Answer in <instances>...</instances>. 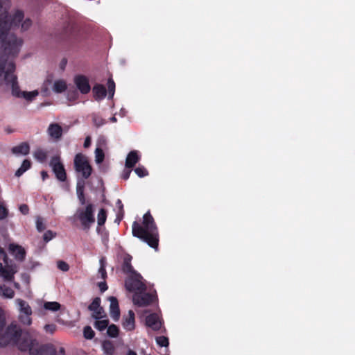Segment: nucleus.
Here are the masks:
<instances>
[{
    "instance_id": "obj_1",
    "label": "nucleus",
    "mask_w": 355,
    "mask_h": 355,
    "mask_svg": "<svg viewBox=\"0 0 355 355\" xmlns=\"http://www.w3.org/2000/svg\"><path fill=\"white\" fill-rule=\"evenodd\" d=\"M10 6V0H0V47L4 55H16L20 51L23 40L12 31L17 28L25 31L31 26L32 21L29 18H24L20 10L8 15Z\"/></svg>"
},
{
    "instance_id": "obj_2",
    "label": "nucleus",
    "mask_w": 355,
    "mask_h": 355,
    "mask_svg": "<svg viewBox=\"0 0 355 355\" xmlns=\"http://www.w3.org/2000/svg\"><path fill=\"white\" fill-rule=\"evenodd\" d=\"M5 316L0 309V345L15 343L21 351H29L30 355H46V347L39 345L36 338L28 331H22L20 327L12 322L3 333Z\"/></svg>"
},
{
    "instance_id": "obj_3",
    "label": "nucleus",
    "mask_w": 355,
    "mask_h": 355,
    "mask_svg": "<svg viewBox=\"0 0 355 355\" xmlns=\"http://www.w3.org/2000/svg\"><path fill=\"white\" fill-rule=\"evenodd\" d=\"M15 65L12 60H3L0 58V85L10 86L13 96L18 98H24L28 101H32L35 98L39 92H21L17 84V77L15 75Z\"/></svg>"
},
{
    "instance_id": "obj_4",
    "label": "nucleus",
    "mask_w": 355,
    "mask_h": 355,
    "mask_svg": "<svg viewBox=\"0 0 355 355\" xmlns=\"http://www.w3.org/2000/svg\"><path fill=\"white\" fill-rule=\"evenodd\" d=\"M132 234L147 243L151 248H157L159 242L158 231L154 219L149 212L144 215L142 226L136 221L133 223Z\"/></svg>"
},
{
    "instance_id": "obj_5",
    "label": "nucleus",
    "mask_w": 355,
    "mask_h": 355,
    "mask_svg": "<svg viewBox=\"0 0 355 355\" xmlns=\"http://www.w3.org/2000/svg\"><path fill=\"white\" fill-rule=\"evenodd\" d=\"M1 237L3 239V242L0 243V277L5 281L12 282L14 279V275L18 271V267L15 262L8 259L2 245H6L7 243V236L6 234H1Z\"/></svg>"
},
{
    "instance_id": "obj_6",
    "label": "nucleus",
    "mask_w": 355,
    "mask_h": 355,
    "mask_svg": "<svg viewBox=\"0 0 355 355\" xmlns=\"http://www.w3.org/2000/svg\"><path fill=\"white\" fill-rule=\"evenodd\" d=\"M75 216L80 221L84 230H89L95 222L93 205L88 204L85 208L78 209Z\"/></svg>"
},
{
    "instance_id": "obj_7",
    "label": "nucleus",
    "mask_w": 355,
    "mask_h": 355,
    "mask_svg": "<svg viewBox=\"0 0 355 355\" xmlns=\"http://www.w3.org/2000/svg\"><path fill=\"white\" fill-rule=\"evenodd\" d=\"M74 167L76 173L85 179L88 178L92 173V167L87 157L81 153H78L75 156Z\"/></svg>"
},
{
    "instance_id": "obj_8",
    "label": "nucleus",
    "mask_w": 355,
    "mask_h": 355,
    "mask_svg": "<svg viewBox=\"0 0 355 355\" xmlns=\"http://www.w3.org/2000/svg\"><path fill=\"white\" fill-rule=\"evenodd\" d=\"M125 285L127 290L134 292L135 293L143 292L146 289L142 277L136 272H134V273L130 275L125 280Z\"/></svg>"
},
{
    "instance_id": "obj_9",
    "label": "nucleus",
    "mask_w": 355,
    "mask_h": 355,
    "mask_svg": "<svg viewBox=\"0 0 355 355\" xmlns=\"http://www.w3.org/2000/svg\"><path fill=\"white\" fill-rule=\"evenodd\" d=\"M15 302L19 306V319L20 322L24 324L31 325L32 323V320L31 318L32 310L31 306L26 302L21 299H17Z\"/></svg>"
},
{
    "instance_id": "obj_10",
    "label": "nucleus",
    "mask_w": 355,
    "mask_h": 355,
    "mask_svg": "<svg viewBox=\"0 0 355 355\" xmlns=\"http://www.w3.org/2000/svg\"><path fill=\"white\" fill-rule=\"evenodd\" d=\"M156 298L155 294L140 292L134 294L132 300L139 306H146L155 301Z\"/></svg>"
},
{
    "instance_id": "obj_11",
    "label": "nucleus",
    "mask_w": 355,
    "mask_h": 355,
    "mask_svg": "<svg viewBox=\"0 0 355 355\" xmlns=\"http://www.w3.org/2000/svg\"><path fill=\"white\" fill-rule=\"evenodd\" d=\"M50 166L52 167L53 171L54 172L56 178L61 182L65 181L67 178L66 172L58 156L52 157Z\"/></svg>"
},
{
    "instance_id": "obj_12",
    "label": "nucleus",
    "mask_w": 355,
    "mask_h": 355,
    "mask_svg": "<svg viewBox=\"0 0 355 355\" xmlns=\"http://www.w3.org/2000/svg\"><path fill=\"white\" fill-rule=\"evenodd\" d=\"M89 309L92 312V317L96 320L106 318L105 311L101 306V299L99 297L94 299L89 306Z\"/></svg>"
},
{
    "instance_id": "obj_13",
    "label": "nucleus",
    "mask_w": 355,
    "mask_h": 355,
    "mask_svg": "<svg viewBox=\"0 0 355 355\" xmlns=\"http://www.w3.org/2000/svg\"><path fill=\"white\" fill-rule=\"evenodd\" d=\"M74 83L82 94H87L91 89L88 78L83 75H77L74 77Z\"/></svg>"
},
{
    "instance_id": "obj_14",
    "label": "nucleus",
    "mask_w": 355,
    "mask_h": 355,
    "mask_svg": "<svg viewBox=\"0 0 355 355\" xmlns=\"http://www.w3.org/2000/svg\"><path fill=\"white\" fill-rule=\"evenodd\" d=\"M8 250L17 261H23L25 259L26 252L21 245L10 243L8 246Z\"/></svg>"
},
{
    "instance_id": "obj_15",
    "label": "nucleus",
    "mask_w": 355,
    "mask_h": 355,
    "mask_svg": "<svg viewBox=\"0 0 355 355\" xmlns=\"http://www.w3.org/2000/svg\"><path fill=\"white\" fill-rule=\"evenodd\" d=\"M47 134L49 137L54 141H59L62 137V128L57 123H51L47 128Z\"/></svg>"
},
{
    "instance_id": "obj_16",
    "label": "nucleus",
    "mask_w": 355,
    "mask_h": 355,
    "mask_svg": "<svg viewBox=\"0 0 355 355\" xmlns=\"http://www.w3.org/2000/svg\"><path fill=\"white\" fill-rule=\"evenodd\" d=\"M145 324L153 331H157L162 327V322L156 313H151L147 315L145 319Z\"/></svg>"
},
{
    "instance_id": "obj_17",
    "label": "nucleus",
    "mask_w": 355,
    "mask_h": 355,
    "mask_svg": "<svg viewBox=\"0 0 355 355\" xmlns=\"http://www.w3.org/2000/svg\"><path fill=\"white\" fill-rule=\"evenodd\" d=\"M122 327L128 331H133L135 329V313L132 310H130L127 315H123Z\"/></svg>"
},
{
    "instance_id": "obj_18",
    "label": "nucleus",
    "mask_w": 355,
    "mask_h": 355,
    "mask_svg": "<svg viewBox=\"0 0 355 355\" xmlns=\"http://www.w3.org/2000/svg\"><path fill=\"white\" fill-rule=\"evenodd\" d=\"M108 300L110 302V315L111 318L114 320H119L120 318V310L119 306L118 300L115 297H110Z\"/></svg>"
},
{
    "instance_id": "obj_19",
    "label": "nucleus",
    "mask_w": 355,
    "mask_h": 355,
    "mask_svg": "<svg viewBox=\"0 0 355 355\" xmlns=\"http://www.w3.org/2000/svg\"><path fill=\"white\" fill-rule=\"evenodd\" d=\"M141 156L137 150L130 151L125 159V166L127 168H132L140 160Z\"/></svg>"
},
{
    "instance_id": "obj_20",
    "label": "nucleus",
    "mask_w": 355,
    "mask_h": 355,
    "mask_svg": "<svg viewBox=\"0 0 355 355\" xmlns=\"http://www.w3.org/2000/svg\"><path fill=\"white\" fill-rule=\"evenodd\" d=\"M30 146L28 143L23 142L12 148V153L17 156L26 155L29 153Z\"/></svg>"
},
{
    "instance_id": "obj_21",
    "label": "nucleus",
    "mask_w": 355,
    "mask_h": 355,
    "mask_svg": "<svg viewBox=\"0 0 355 355\" xmlns=\"http://www.w3.org/2000/svg\"><path fill=\"white\" fill-rule=\"evenodd\" d=\"M94 97L96 101H101L106 96V89L102 85H96L93 87Z\"/></svg>"
},
{
    "instance_id": "obj_22",
    "label": "nucleus",
    "mask_w": 355,
    "mask_h": 355,
    "mask_svg": "<svg viewBox=\"0 0 355 355\" xmlns=\"http://www.w3.org/2000/svg\"><path fill=\"white\" fill-rule=\"evenodd\" d=\"M67 88V83L63 79L55 80L52 86V90L55 93L64 92Z\"/></svg>"
},
{
    "instance_id": "obj_23",
    "label": "nucleus",
    "mask_w": 355,
    "mask_h": 355,
    "mask_svg": "<svg viewBox=\"0 0 355 355\" xmlns=\"http://www.w3.org/2000/svg\"><path fill=\"white\" fill-rule=\"evenodd\" d=\"M84 188L85 181L83 180H78L76 186V193L81 205H84L85 203Z\"/></svg>"
},
{
    "instance_id": "obj_24",
    "label": "nucleus",
    "mask_w": 355,
    "mask_h": 355,
    "mask_svg": "<svg viewBox=\"0 0 355 355\" xmlns=\"http://www.w3.org/2000/svg\"><path fill=\"white\" fill-rule=\"evenodd\" d=\"M131 260L132 257L129 254H126L123 258V270L130 275H132L134 273V272H136L131 266Z\"/></svg>"
},
{
    "instance_id": "obj_25",
    "label": "nucleus",
    "mask_w": 355,
    "mask_h": 355,
    "mask_svg": "<svg viewBox=\"0 0 355 355\" xmlns=\"http://www.w3.org/2000/svg\"><path fill=\"white\" fill-rule=\"evenodd\" d=\"M47 156V151L42 148H37L33 152L34 158L41 163L46 162Z\"/></svg>"
},
{
    "instance_id": "obj_26",
    "label": "nucleus",
    "mask_w": 355,
    "mask_h": 355,
    "mask_svg": "<svg viewBox=\"0 0 355 355\" xmlns=\"http://www.w3.org/2000/svg\"><path fill=\"white\" fill-rule=\"evenodd\" d=\"M104 355H114L115 348L113 343L110 340H105L102 344Z\"/></svg>"
},
{
    "instance_id": "obj_27",
    "label": "nucleus",
    "mask_w": 355,
    "mask_h": 355,
    "mask_svg": "<svg viewBox=\"0 0 355 355\" xmlns=\"http://www.w3.org/2000/svg\"><path fill=\"white\" fill-rule=\"evenodd\" d=\"M15 293L13 290L6 285L0 286V295L11 299L14 297Z\"/></svg>"
},
{
    "instance_id": "obj_28",
    "label": "nucleus",
    "mask_w": 355,
    "mask_h": 355,
    "mask_svg": "<svg viewBox=\"0 0 355 355\" xmlns=\"http://www.w3.org/2000/svg\"><path fill=\"white\" fill-rule=\"evenodd\" d=\"M43 307L45 310L55 312L60 309L61 305L57 302H46Z\"/></svg>"
},
{
    "instance_id": "obj_29",
    "label": "nucleus",
    "mask_w": 355,
    "mask_h": 355,
    "mask_svg": "<svg viewBox=\"0 0 355 355\" xmlns=\"http://www.w3.org/2000/svg\"><path fill=\"white\" fill-rule=\"evenodd\" d=\"M100 267L98 271V275L100 277L105 280L107 277V272L105 270L106 261L104 257H102L99 261Z\"/></svg>"
},
{
    "instance_id": "obj_30",
    "label": "nucleus",
    "mask_w": 355,
    "mask_h": 355,
    "mask_svg": "<svg viewBox=\"0 0 355 355\" xmlns=\"http://www.w3.org/2000/svg\"><path fill=\"white\" fill-rule=\"evenodd\" d=\"M109 321L106 318L96 320L94 323V327L99 331H103L107 328Z\"/></svg>"
},
{
    "instance_id": "obj_31",
    "label": "nucleus",
    "mask_w": 355,
    "mask_h": 355,
    "mask_svg": "<svg viewBox=\"0 0 355 355\" xmlns=\"http://www.w3.org/2000/svg\"><path fill=\"white\" fill-rule=\"evenodd\" d=\"M31 167V162L28 159H24L22 162L20 168L15 172L17 177L21 176L24 172H26Z\"/></svg>"
},
{
    "instance_id": "obj_32",
    "label": "nucleus",
    "mask_w": 355,
    "mask_h": 355,
    "mask_svg": "<svg viewBox=\"0 0 355 355\" xmlns=\"http://www.w3.org/2000/svg\"><path fill=\"white\" fill-rule=\"evenodd\" d=\"M105 155L102 148L99 147H96L95 150V162L96 164H99L103 162L104 160Z\"/></svg>"
},
{
    "instance_id": "obj_33",
    "label": "nucleus",
    "mask_w": 355,
    "mask_h": 355,
    "mask_svg": "<svg viewBox=\"0 0 355 355\" xmlns=\"http://www.w3.org/2000/svg\"><path fill=\"white\" fill-rule=\"evenodd\" d=\"M116 207L117 209L116 220H118L119 222L123 216V205L121 200L118 199L116 200Z\"/></svg>"
},
{
    "instance_id": "obj_34",
    "label": "nucleus",
    "mask_w": 355,
    "mask_h": 355,
    "mask_svg": "<svg viewBox=\"0 0 355 355\" xmlns=\"http://www.w3.org/2000/svg\"><path fill=\"white\" fill-rule=\"evenodd\" d=\"M107 334L110 337L116 338L119 334V328L115 324H111L107 328Z\"/></svg>"
},
{
    "instance_id": "obj_35",
    "label": "nucleus",
    "mask_w": 355,
    "mask_h": 355,
    "mask_svg": "<svg viewBox=\"0 0 355 355\" xmlns=\"http://www.w3.org/2000/svg\"><path fill=\"white\" fill-rule=\"evenodd\" d=\"M106 218L107 214L105 210L104 209H101L97 216L98 225L100 226L103 225L105 223Z\"/></svg>"
},
{
    "instance_id": "obj_36",
    "label": "nucleus",
    "mask_w": 355,
    "mask_h": 355,
    "mask_svg": "<svg viewBox=\"0 0 355 355\" xmlns=\"http://www.w3.org/2000/svg\"><path fill=\"white\" fill-rule=\"evenodd\" d=\"M157 344L159 347H167L168 346L169 342L168 338L165 336H157L155 338Z\"/></svg>"
},
{
    "instance_id": "obj_37",
    "label": "nucleus",
    "mask_w": 355,
    "mask_h": 355,
    "mask_svg": "<svg viewBox=\"0 0 355 355\" xmlns=\"http://www.w3.org/2000/svg\"><path fill=\"white\" fill-rule=\"evenodd\" d=\"M108 87V98H112L115 92V83L112 79H109L107 82Z\"/></svg>"
},
{
    "instance_id": "obj_38",
    "label": "nucleus",
    "mask_w": 355,
    "mask_h": 355,
    "mask_svg": "<svg viewBox=\"0 0 355 355\" xmlns=\"http://www.w3.org/2000/svg\"><path fill=\"white\" fill-rule=\"evenodd\" d=\"M135 173L139 178H144L148 175V172L146 168L142 166H139L135 169Z\"/></svg>"
},
{
    "instance_id": "obj_39",
    "label": "nucleus",
    "mask_w": 355,
    "mask_h": 355,
    "mask_svg": "<svg viewBox=\"0 0 355 355\" xmlns=\"http://www.w3.org/2000/svg\"><path fill=\"white\" fill-rule=\"evenodd\" d=\"M83 335L86 339H92L94 336V331L91 327L86 326L83 329Z\"/></svg>"
},
{
    "instance_id": "obj_40",
    "label": "nucleus",
    "mask_w": 355,
    "mask_h": 355,
    "mask_svg": "<svg viewBox=\"0 0 355 355\" xmlns=\"http://www.w3.org/2000/svg\"><path fill=\"white\" fill-rule=\"evenodd\" d=\"M35 223H36V228L38 232H42L45 230L46 226H45V224H44V220L42 218L37 216L36 218Z\"/></svg>"
},
{
    "instance_id": "obj_41",
    "label": "nucleus",
    "mask_w": 355,
    "mask_h": 355,
    "mask_svg": "<svg viewBox=\"0 0 355 355\" xmlns=\"http://www.w3.org/2000/svg\"><path fill=\"white\" fill-rule=\"evenodd\" d=\"M56 236V233L53 232L51 230L46 231L43 236V239L45 242H49L51 240H52L53 238H55Z\"/></svg>"
},
{
    "instance_id": "obj_42",
    "label": "nucleus",
    "mask_w": 355,
    "mask_h": 355,
    "mask_svg": "<svg viewBox=\"0 0 355 355\" xmlns=\"http://www.w3.org/2000/svg\"><path fill=\"white\" fill-rule=\"evenodd\" d=\"M57 267L59 270L63 272H67L69 270V264L64 261H58L57 262Z\"/></svg>"
},
{
    "instance_id": "obj_43",
    "label": "nucleus",
    "mask_w": 355,
    "mask_h": 355,
    "mask_svg": "<svg viewBox=\"0 0 355 355\" xmlns=\"http://www.w3.org/2000/svg\"><path fill=\"white\" fill-rule=\"evenodd\" d=\"M93 122L97 127L102 126L105 123V121L102 117L97 115H94Z\"/></svg>"
},
{
    "instance_id": "obj_44",
    "label": "nucleus",
    "mask_w": 355,
    "mask_h": 355,
    "mask_svg": "<svg viewBox=\"0 0 355 355\" xmlns=\"http://www.w3.org/2000/svg\"><path fill=\"white\" fill-rule=\"evenodd\" d=\"M8 209L0 204V220L4 219L8 216Z\"/></svg>"
},
{
    "instance_id": "obj_45",
    "label": "nucleus",
    "mask_w": 355,
    "mask_h": 355,
    "mask_svg": "<svg viewBox=\"0 0 355 355\" xmlns=\"http://www.w3.org/2000/svg\"><path fill=\"white\" fill-rule=\"evenodd\" d=\"M19 209L20 212L24 215H27L29 211L28 207L25 204L21 205L19 207Z\"/></svg>"
},
{
    "instance_id": "obj_46",
    "label": "nucleus",
    "mask_w": 355,
    "mask_h": 355,
    "mask_svg": "<svg viewBox=\"0 0 355 355\" xmlns=\"http://www.w3.org/2000/svg\"><path fill=\"white\" fill-rule=\"evenodd\" d=\"M44 330L50 334L54 333L55 330V325L54 324H46L44 326Z\"/></svg>"
},
{
    "instance_id": "obj_47",
    "label": "nucleus",
    "mask_w": 355,
    "mask_h": 355,
    "mask_svg": "<svg viewBox=\"0 0 355 355\" xmlns=\"http://www.w3.org/2000/svg\"><path fill=\"white\" fill-rule=\"evenodd\" d=\"M67 64V60L66 58H62L59 63V69L62 71H63L65 69Z\"/></svg>"
},
{
    "instance_id": "obj_48",
    "label": "nucleus",
    "mask_w": 355,
    "mask_h": 355,
    "mask_svg": "<svg viewBox=\"0 0 355 355\" xmlns=\"http://www.w3.org/2000/svg\"><path fill=\"white\" fill-rule=\"evenodd\" d=\"M132 172V170L131 168H125V170L123 171V173H122V178L124 179V180H128L130 175V173Z\"/></svg>"
},
{
    "instance_id": "obj_49",
    "label": "nucleus",
    "mask_w": 355,
    "mask_h": 355,
    "mask_svg": "<svg viewBox=\"0 0 355 355\" xmlns=\"http://www.w3.org/2000/svg\"><path fill=\"white\" fill-rule=\"evenodd\" d=\"M98 287H99V289L101 292H104L107 289V286L106 284V282L104 281V282H99L98 283Z\"/></svg>"
},
{
    "instance_id": "obj_50",
    "label": "nucleus",
    "mask_w": 355,
    "mask_h": 355,
    "mask_svg": "<svg viewBox=\"0 0 355 355\" xmlns=\"http://www.w3.org/2000/svg\"><path fill=\"white\" fill-rule=\"evenodd\" d=\"M106 141L105 139L103 137H101L97 141V147H99L101 148L104 145H105Z\"/></svg>"
},
{
    "instance_id": "obj_51",
    "label": "nucleus",
    "mask_w": 355,
    "mask_h": 355,
    "mask_svg": "<svg viewBox=\"0 0 355 355\" xmlns=\"http://www.w3.org/2000/svg\"><path fill=\"white\" fill-rule=\"evenodd\" d=\"M49 84H51V80L49 78H47L46 80L44 82V85L42 88V92H44V93L48 92V88L46 85Z\"/></svg>"
},
{
    "instance_id": "obj_52",
    "label": "nucleus",
    "mask_w": 355,
    "mask_h": 355,
    "mask_svg": "<svg viewBox=\"0 0 355 355\" xmlns=\"http://www.w3.org/2000/svg\"><path fill=\"white\" fill-rule=\"evenodd\" d=\"M91 145V138L90 137H87L85 138V142H84V147L88 148Z\"/></svg>"
},
{
    "instance_id": "obj_53",
    "label": "nucleus",
    "mask_w": 355,
    "mask_h": 355,
    "mask_svg": "<svg viewBox=\"0 0 355 355\" xmlns=\"http://www.w3.org/2000/svg\"><path fill=\"white\" fill-rule=\"evenodd\" d=\"M41 175L43 180H44L48 177L47 173L44 171L41 172Z\"/></svg>"
},
{
    "instance_id": "obj_54",
    "label": "nucleus",
    "mask_w": 355,
    "mask_h": 355,
    "mask_svg": "<svg viewBox=\"0 0 355 355\" xmlns=\"http://www.w3.org/2000/svg\"><path fill=\"white\" fill-rule=\"evenodd\" d=\"M127 355H137L136 352L132 350H128Z\"/></svg>"
},
{
    "instance_id": "obj_55",
    "label": "nucleus",
    "mask_w": 355,
    "mask_h": 355,
    "mask_svg": "<svg viewBox=\"0 0 355 355\" xmlns=\"http://www.w3.org/2000/svg\"><path fill=\"white\" fill-rule=\"evenodd\" d=\"M125 113H126V112H125V110L124 109H121V111H120V115H121V116H124L125 115Z\"/></svg>"
},
{
    "instance_id": "obj_56",
    "label": "nucleus",
    "mask_w": 355,
    "mask_h": 355,
    "mask_svg": "<svg viewBox=\"0 0 355 355\" xmlns=\"http://www.w3.org/2000/svg\"><path fill=\"white\" fill-rule=\"evenodd\" d=\"M110 121L114 123L116 121V118L114 116L110 119Z\"/></svg>"
},
{
    "instance_id": "obj_57",
    "label": "nucleus",
    "mask_w": 355,
    "mask_h": 355,
    "mask_svg": "<svg viewBox=\"0 0 355 355\" xmlns=\"http://www.w3.org/2000/svg\"><path fill=\"white\" fill-rule=\"evenodd\" d=\"M14 286H15V287L16 288H17V289H18V288H19V283H17V282H15V283H14Z\"/></svg>"
},
{
    "instance_id": "obj_58",
    "label": "nucleus",
    "mask_w": 355,
    "mask_h": 355,
    "mask_svg": "<svg viewBox=\"0 0 355 355\" xmlns=\"http://www.w3.org/2000/svg\"><path fill=\"white\" fill-rule=\"evenodd\" d=\"M60 351L61 353H64V348H60Z\"/></svg>"
}]
</instances>
